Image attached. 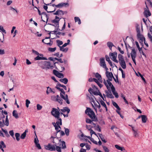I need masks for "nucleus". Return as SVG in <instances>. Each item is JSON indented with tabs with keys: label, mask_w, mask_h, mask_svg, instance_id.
Segmentation results:
<instances>
[{
	"label": "nucleus",
	"mask_w": 152,
	"mask_h": 152,
	"mask_svg": "<svg viewBox=\"0 0 152 152\" xmlns=\"http://www.w3.org/2000/svg\"><path fill=\"white\" fill-rule=\"evenodd\" d=\"M103 82L108 90H110L111 89L113 94L115 97L116 98H118L119 96L118 94L115 91V89L111 82H109L108 80H104Z\"/></svg>",
	"instance_id": "nucleus-1"
},
{
	"label": "nucleus",
	"mask_w": 152,
	"mask_h": 152,
	"mask_svg": "<svg viewBox=\"0 0 152 152\" xmlns=\"http://www.w3.org/2000/svg\"><path fill=\"white\" fill-rule=\"evenodd\" d=\"M45 149L50 151H55L56 150L58 152H61V147L56 145V144L51 145L48 144L44 146Z\"/></svg>",
	"instance_id": "nucleus-2"
},
{
	"label": "nucleus",
	"mask_w": 152,
	"mask_h": 152,
	"mask_svg": "<svg viewBox=\"0 0 152 152\" xmlns=\"http://www.w3.org/2000/svg\"><path fill=\"white\" fill-rule=\"evenodd\" d=\"M39 65L43 69H52L54 68L53 65L50 62L47 61H41L39 63Z\"/></svg>",
	"instance_id": "nucleus-3"
},
{
	"label": "nucleus",
	"mask_w": 152,
	"mask_h": 152,
	"mask_svg": "<svg viewBox=\"0 0 152 152\" xmlns=\"http://www.w3.org/2000/svg\"><path fill=\"white\" fill-rule=\"evenodd\" d=\"M56 88L58 89L60 91H61V92L60 94V96L64 100L66 101V103L68 104H69L70 102L69 101V100L68 99V96L67 95H66V96H65V92L64 91L63 89L62 88H61L58 85L56 86Z\"/></svg>",
	"instance_id": "nucleus-4"
},
{
	"label": "nucleus",
	"mask_w": 152,
	"mask_h": 152,
	"mask_svg": "<svg viewBox=\"0 0 152 152\" xmlns=\"http://www.w3.org/2000/svg\"><path fill=\"white\" fill-rule=\"evenodd\" d=\"M85 112L92 119L93 121H95L97 120L94 112L91 108H87Z\"/></svg>",
	"instance_id": "nucleus-5"
},
{
	"label": "nucleus",
	"mask_w": 152,
	"mask_h": 152,
	"mask_svg": "<svg viewBox=\"0 0 152 152\" xmlns=\"http://www.w3.org/2000/svg\"><path fill=\"white\" fill-rule=\"evenodd\" d=\"M60 109L58 107L57 109L53 108L51 111V115L55 118H59L60 117Z\"/></svg>",
	"instance_id": "nucleus-6"
},
{
	"label": "nucleus",
	"mask_w": 152,
	"mask_h": 152,
	"mask_svg": "<svg viewBox=\"0 0 152 152\" xmlns=\"http://www.w3.org/2000/svg\"><path fill=\"white\" fill-rule=\"evenodd\" d=\"M137 36L138 38L139 39L140 42L143 44L144 40H145V38L140 33V31L139 29H137Z\"/></svg>",
	"instance_id": "nucleus-7"
},
{
	"label": "nucleus",
	"mask_w": 152,
	"mask_h": 152,
	"mask_svg": "<svg viewBox=\"0 0 152 152\" xmlns=\"http://www.w3.org/2000/svg\"><path fill=\"white\" fill-rule=\"evenodd\" d=\"M106 76L108 79V80L110 82V81H111L113 80V78H114L115 81L116 83L117 81L118 82V79L117 80V81L115 78L114 77L113 74L111 72H109L106 70Z\"/></svg>",
	"instance_id": "nucleus-8"
},
{
	"label": "nucleus",
	"mask_w": 152,
	"mask_h": 152,
	"mask_svg": "<svg viewBox=\"0 0 152 152\" xmlns=\"http://www.w3.org/2000/svg\"><path fill=\"white\" fill-rule=\"evenodd\" d=\"M92 86L94 90L93 91V94L96 95H99L100 97L103 99L104 100V99L102 94L100 93L97 88L94 85H92Z\"/></svg>",
	"instance_id": "nucleus-9"
},
{
	"label": "nucleus",
	"mask_w": 152,
	"mask_h": 152,
	"mask_svg": "<svg viewBox=\"0 0 152 152\" xmlns=\"http://www.w3.org/2000/svg\"><path fill=\"white\" fill-rule=\"evenodd\" d=\"M109 55L110 58L113 61L116 63H118V61L116 59L117 53L116 52H114L113 53H110Z\"/></svg>",
	"instance_id": "nucleus-10"
},
{
	"label": "nucleus",
	"mask_w": 152,
	"mask_h": 152,
	"mask_svg": "<svg viewBox=\"0 0 152 152\" xmlns=\"http://www.w3.org/2000/svg\"><path fill=\"white\" fill-rule=\"evenodd\" d=\"M94 105L92 103V105L96 111L97 109H99V111L101 112L102 110V109L101 108V106L99 104V102H98V101H96V102H94Z\"/></svg>",
	"instance_id": "nucleus-11"
},
{
	"label": "nucleus",
	"mask_w": 152,
	"mask_h": 152,
	"mask_svg": "<svg viewBox=\"0 0 152 152\" xmlns=\"http://www.w3.org/2000/svg\"><path fill=\"white\" fill-rule=\"evenodd\" d=\"M100 65L102 67L104 68L106 70L108 69L106 66V64L105 61V59L104 58H102L100 59Z\"/></svg>",
	"instance_id": "nucleus-12"
},
{
	"label": "nucleus",
	"mask_w": 152,
	"mask_h": 152,
	"mask_svg": "<svg viewBox=\"0 0 152 152\" xmlns=\"http://www.w3.org/2000/svg\"><path fill=\"white\" fill-rule=\"evenodd\" d=\"M99 104L101 106V107H102L103 109H105L107 112V108L106 105L102 99L99 100Z\"/></svg>",
	"instance_id": "nucleus-13"
},
{
	"label": "nucleus",
	"mask_w": 152,
	"mask_h": 152,
	"mask_svg": "<svg viewBox=\"0 0 152 152\" xmlns=\"http://www.w3.org/2000/svg\"><path fill=\"white\" fill-rule=\"evenodd\" d=\"M61 18H59V17L57 16L55 17V19L52 20V22L54 23L57 27H59V22Z\"/></svg>",
	"instance_id": "nucleus-14"
},
{
	"label": "nucleus",
	"mask_w": 152,
	"mask_h": 152,
	"mask_svg": "<svg viewBox=\"0 0 152 152\" xmlns=\"http://www.w3.org/2000/svg\"><path fill=\"white\" fill-rule=\"evenodd\" d=\"M53 72L54 75L59 78H62L64 77V75L62 73H59L56 70H53Z\"/></svg>",
	"instance_id": "nucleus-15"
},
{
	"label": "nucleus",
	"mask_w": 152,
	"mask_h": 152,
	"mask_svg": "<svg viewBox=\"0 0 152 152\" xmlns=\"http://www.w3.org/2000/svg\"><path fill=\"white\" fill-rule=\"evenodd\" d=\"M88 81L91 82L94 81L97 83V84L100 88H101L103 86L102 84L98 82V80H97V79L96 78H90L89 79Z\"/></svg>",
	"instance_id": "nucleus-16"
},
{
	"label": "nucleus",
	"mask_w": 152,
	"mask_h": 152,
	"mask_svg": "<svg viewBox=\"0 0 152 152\" xmlns=\"http://www.w3.org/2000/svg\"><path fill=\"white\" fill-rule=\"evenodd\" d=\"M69 6V4L68 3H61L57 5H56V7L57 8L62 7H66Z\"/></svg>",
	"instance_id": "nucleus-17"
},
{
	"label": "nucleus",
	"mask_w": 152,
	"mask_h": 152,
	"mask_svg": "<svg viewBox=\"0 0 152 152\" xmlns=\"http://www.w3.org/2000/svg\"><path fill=\"white\" fill-rule=\"evenodd\" d=\"M146 7L147 9L145 10L144 13L145 16L147 17L148 16H150L151 15V14L147 5H146Z\"/></svg>",
	"instance_id": "nucleus-18"
},
{
	"label": "nucleus",
	"mask_w": 152,
	"mask_h": 152,
	"mask_svg": "<svg viewBox=\"0 0 152 152\" xmlns=\"http://www.w3.org/2000/svg\"><path fill=\"white\" fill-rule=\"evenodd\" d=\"M130 55L132 59L135 58L136 57V52L135 49L133 48L132 50V52Z\"/></svg>",
	"instance_id": "nucleus-19"
},
{
	"label": "nucleus",
	"mask_w": 152,
	"mask_h": 152,
	"mask_svg": "<svg viewBox=\"0 0 152 152\" xmlns=\"http://www.w3.org/2000/svg\"><path fill=\"white\" fill-rule=\"evenodd\" d=\"M95 76L96 78L98 80V82L100 83H102V80L101 77V75L98 73H96L95 75Z\"/></svg>",
	"instance_id": "nucleus-20"
},
{
	"label": "nucleus",
	"mask_w": 152,
	"mask_h": 152,
	"mask_svg": "<svg viewBox=\"0 0 152 152\" xmlns=\"http://www.w3.org/2000/svg\"><path fill=\"white\" fill-rule=\"evenodd\" d=\"M105 59H106V60L108 61L109 64L112 67H114V66H116L115 65V64H112V62H111V61L110 60V58L109 57H108V56H107V55H106L105 56Z\"/></svg>",
	"instance_id": "nucleus-21"
},
{
	"label": "nucleus",
	"mask_w": 152,
	"mask_h": 152,
	"mask_svg": "<svg viewBox=\"0 0 152 152\" xmlns=\"http://www.w3.org/2000/svg\"><path fill=\"white\" fill-rule=\"evenodd\" d=\"M34 60H46L47 58L46 57H43V56H41L38 55L36 57L34 58Z\"/></svg>",
	"instance_id": "nucleus-22"
},
{
	"label": "nucleus",
	"mask_w": 152,
	"mask_h": 152,
	"mask_svg": "<svg viewBox=\"0 0 152 152\" xmlns=\"http://www.w3.org/2000/svg\"><path fill=\"white\" fill-rule=\"evenodd\" d=\"M106 94L107 96L110 98L113 99L114 98L113 96L112 95L110 90L108 91H106Z\"/></svg>",
	"instance_id": "nucleus-23"
},
{
	"label": "nucleus",
	"mask_w": 152,
	"mask_h": 152,
	"mask_svg": "<svg viewBox=\"0 0 152 152\" xmlns=\"http://www.w3.org/2000/svg\"><path fill=\"white\" fill-rule=\"evenodd\" d=\"M35 8H36L38 10V13L39 15H41V14H44L45 15V17H46V18H47L46 23H47V22L48 20V19H49V17L48 16V15L47 14H46V13H44V12H42V13H41L40 11L39 10V9H38V8L37 7H35Z\"/></svg>",
	"instance_id": "nucleus-24"
},
{
	"label": "nucleus",
	"mask_w": 152,
	"mask_h": 152,
	"mask_svg": "<svg viewBox=\"0 0 152 152\" xmlns=\"http://www.w3.org/2000/svg\"><path fill=\"white\" fill-rule=\"evenodd\" d=\"M47 88L46 94H49L51 92L53 93V94L55 93V91H53V90L49 87H47Z\"/></svg>",
	"instance_id": "nucleus-25"
},
{
	"label": "nucleus",
	"mask_w": 152,
	"mask_h": 152,
	"mask_svg": "<svg viewBox=\"0 0 152 152\" xmlns=\"http://www.w3.org/2000/svg\"><path fill=\"white\" fill-rule=\"evenodd\" d=\"M60 111H61L63 113H65L66 112L68 114L70 111V110L67 107H64L63 108V109L60 110Z\"/></svg>",
	"instance_id": "nucleus-26"
},
{
	"label": "nucleus",
	"mask_w": 152,
	"mask_h": 152,
	"mask_svg": "<svg viewBox=\"0 0 152 152\" xmlns=\"http://www.w3.org/2000/svg\"><path fill=\"white\" fill-rule=\"evenodd\" d=\"M118 62H120L125 61L124 56L121 54H118Z\"/></svg>",
	"instance_id": "nucleus-27"
},
{
	"label": "nucleus",
	"mask_w": 152,
	"mask_h": 152,
	"mask_svg": "<svg viewBox=\"0 0 152 152\" xmlns=\"http://www.w3.org/2000/svg\"><path fill=\"white\" fill-rule=\"evenodd\" d=\"M119 64L122 68L125 69L126 68V64L125 61L119 62Z\"/></svg>",
	"instance_id": "nucleus-28"
},
{
	"label": "nucleus",
	"mask_w": 152,
	"mask_h": 152,
	"mask_svg": "<svg viewBox=\"0 0 152 152\" xmlns=\"http://www.w3.org/2000/svg\"><path fill=\"white\" fill-rule=\"evenodd\" d=\"M59 142L61 143V145H61V148L62 149H64L66 148V145L65 144V142L64 141H61V140H59Z\"/></svg>",
	"instance_id": "nucleus-29"
},
{
	"label": "nucleus",
	"mask_w": 152,
	"mask_h": 152,
	"mask_svg": "<svg viewBox=\"0 0 152 152\" xmlns=\"http://www.w3.org/2000/svg\"><path fill=\"white\" fill-rule=\"evenodd\" d=\"M142 121L143 123H145L146 122L147 120V117L145 115H141Z\"/></svg>",
	"instance_id": "nucleus-30"
},
{
	"label": "nucleus",
	"mask_w": 152,
	"mask_h": 152,
	"mask_svg": "<svg viewBox=\"0 0 152 152\" xmlns=\"http://www.w3.org/2000/svg\"><path fill=\"white\" fill-rule=\"evenodd\" d=\"M60 50L64 52H66L68 50V48H64V47H63V46H60Z\"/></svg>",
	"instance_id": "nucleus-31"
},
{
	"label": "nucleus",
	"mask_w": 152,
	"mask_h": 152,
	"mask_svg": "<svg viewBox=\"0 0 152 152\" xmlns=\"http://www.w3.org/2000/svg\"><path fill=\"white\" fill-rule=\"evenodd\" d=\"M58 121L56 122V124L58 126H61L62 125V120L61 118L60 117L59 118H56Z\"/></svg>",
	"instance_id": "nucleus-32"
},
{
	"label": "nucleus",
	"mask_w": 152,
	"mask_h": 152,
	"mask_svg": "<svg viewBox=\"0 0 152 152\" xmlns=\"http://www.w3.org/2000/svg\"><path fill=\"white\" fill-rule=\"evenodd\" d=\"M56 97V98L58 99V102L60 104H62L63 100L60 99L59 96L58 95H57Z\"/></svg>",
	"instance_id": "nucleus-33"
},
{
	"label": "nucleus",
	"mask_w": 152,
	"mask_h": 152,
	"mask_svg": "<svg viewBox=\"0 0 152 152\" xmlns=\"http://www.w3.org/2000/svg\"><path fill=\"white\" fill-rule=\"evenodd\" d=\"M135 45H136V47L137 48L138 50L139 51L140 53H141V51L142 49V47L141 48H140V47L139 43L137 41H136L135 42Z\"/></svg>",
	"instance_id": "nucleus-34"
},
{
	"label": "nucleus",
	"mask_w": 152,
	"mask_h": 152,
	"mask_svg": "<svg viewBox=\"0 0 152 152\" xmlns=\"http://www.w3.org/2000/svg\"><path fill=\"white\" fill-rule=\"evenodd\" d=\"M107 46L111 50H112V47L113 46H114L112 42H107Z\"/></svg>",
	"instance_id": "nucleus-35"
},
{
	"label": "nucleus",
	"mask_w": 152,
	"mask_h": 152,
	"mask_svg": "<svg viewBox=\"0 0 152 152\" xmlns=\"http://www.w3.org/2000/svg\"><path fill=\"white\" fill-rule=\"evenodd\" d=\"M75 20V22H77L79 24H80L81 21L80 18L77 17H75L74 18Z\"/></svg>",
	"instance_id": "nucleus-36"
},
{
	"label": "nucleus",
	"mask_w": 152,
	"mask_h": 152,
	"mask_svg": "<svg viewBox=\"0 0 152 152\" xmlns=\"http://www.w3.org/2000/svg\"><path fill=\"white\" fill-rule=\"evenodd\" d=\"M12 115L15 118H19L18 115L16 110H14L12 112Z\"/></svg>",
	"instance_id": "nucleus-37"
},
{
	"label": "nucleus",
	"mask_w": 152,
	"mask_h": 152,
	"mask_svg": "<svg viewBox=\"0 0 152 152\" xmlns=\"http://www.w3.org/2000/svg\"><path fill=\"white\" fill-rule=\"evenodd\" d=\"M60 81L64 83V84H66L68 81V79L66 78L60 79L59 80Z\"/></svg>",
	"instance_id": "nucleus-38"
},
{
	"label": "nucleus",
	"mask_w": 152,
	"mask_h": 152,
	"mask_svg": "<svg viewBox=\"0 0 152 152\" xmlns=\"http://www.w3.org/2000/svg\"><path fill=\"white\" fill-rule=\"evenodd\" d=\"M132 130L133 132V135L135 137H137L138 136L137 131L135 130L134 129L133 127H132Z\"/></svg>",
	"instance_id": "nucleus-39"
},
{
	"label": "nucleus",
	"mask_w": 152,
	"mask_h": 152,
	"mask_svg": "<svg viewBox=\"0 0 152 152\" xmlns=\"http://www.w3.org/2000/svg\"><path fill=\"white\" fill-rule=\"evenodd\" d=\"M115 147L117 149L120 150L121 151H123L125 150V149L124 148L120 147L119 146L117 145H115Z\"/></svg>",
	"instance_id": "nucleus-40"
},
{
	"label": "nucleus",
	"mask_w": 152,
	"mask_h": 152,
	"mask_svg": "<svg viewBox=\"0 0 152 152\" xmlns=\"http://www.w3.org/2000/svg\"><path fill=\"white\" fill-rule=\"evenodd\" d=\"M98 134L99 135V137L101 139L102 141L104 143H106V141L104 138V137L102 134L99 133Z\"/></svg>",
	"instance_id": "nucleus-41"
},
{
	"label": "nucleus",
	"mask_w": 152,
	"mask_h": 152,
	"mask_svg": "<svg viewBox=\"0 0 152 152\" xmlns=\"http://www.w3.org/2000/svg\"><path fill=\"white\" fill-rule=\"evenodd\" d=\"M55 129L56 130L57 133L60 131L61 127L60 126L57 125L55 127Z\"/></svg>",
	"instance_id": "nucleus-42"
},
{
	"label": "nucleus",
	"mask_w": 152,
	"mask_h": 152,
	"mask_svg": "<svg viewBox=\"0 0 152 152\" xmlns=\"http://www.w3.org/2000/svg\"><path fill=\"white\" fill-rule=\"evenodd\" d=\"M2 147H6V145L4 142L2 141H0V148H1Z\"/></svg>",
	"instance_id": "nucleus-43"
},
{
	"label": "nucleus",
	"mask_w": 152,
	"mask_h": 152,
	"mask_svg": "<svg viewBox=\"0 0 152 152\" xmlns=\"http://www.w3.org/2000/svg\"><path fill=\"white\" fill-rule=\"evenodd\" d=\"M56 43L57 45L59 47L60 46H61L60 45H61L63 44V42L62 41L57 40H56Z\"/></svg>",
	"instance_id": "nucleus-44"
},
{
	"label": "nucleus",
	"mask_w": 152,
	"mask_h": 152,
	"mask_svg": "<svg viewBox=\"0 0 152 152\" xmlns=\"http://www.w3.org/2000/svg\"><path fill=\"white\" fill-rule=\"evenodd\" d=\"M113 105L117 109V110H120V108L119 107L118 104L115 102H113Z\"/></svg>",
	"instance_id": "nucleus-45"
},
{
	"label": "nucleus",
	"mask_w": 152,
	"mask_h": 152,
	"mask_svg": "<svg viewBox=\"0 0 152 152\" xmlns=\"http://www.w3.org/2000/svg\"><path fill=\"white\" fill-rule=\"evenodd\" d=\"M51 99L52 100L58 102V99L56 98V97L55 95H52L51 96Z\"/></svg>",
	"instance_id": "nucleus-46"
},
{
	"label": "nucleus",
	"mask_w": 152,
	"mask_h": 152,
	"mask_svg": "<svg viewBox=\"0 0 152 152\" xmlns=\"http://www.w3.org/2000/svg\"><path fill=\"white\" fill-rule=\"evenodd\" d=\"M15 136L16 137V140L18 141H19L20 140V138L19 137L20 136V134L18 133H16L15 134Z\"/></svg>",
	"instance_id": "nucleus-47"
},
{
	"label": "nucleus",
	"mask_w": 152,
	"mask_h": 152,
	"mask_svg": "<svg viewBox=\"0 0 152 152\" xmlns=\"http://www.w3.org/2000/svg\"><path fill=\"white\" fill-rule=\"evenodd\" d=\"M32 51L33 53H34L37 55H39V56H43L42 54L39 53L37 51L34 50H32Z\"/></svg>",
	"instance_id": "nucleus-48"
},
{
	"label": "nucleus",
	"mask_w": 152,
	"mask_h": 152,
	"mask_svg": "<svg viewBox=\"0 0 152 152\" xmlns=\"http://www.w3.org/2000/svg\"><path fill=\"white\" fill-rule=\"evenodd\" d=\"M94 96H92L89 97V99L90 101L92 102L93 103L95 102H96L94 100Z\"/></svg>",
	"instance_id": "nucleus-49"
},
{
	"label": "nucleus",
	"mask_w": 152,
	"mask_h": 152,
	"mask_svg": "<svg viewBox=\"0 0 152 152\" xmlns=\"http://www.w3.org/2000/svg\"><path fill=\"white\" fill-rule=\"evenodd\" d=\"M65 132L66 135L67 136H68L69 134V130L68 128H64Z\"/></svg>",
	"instance_id": "nucleus-50"
},
{
	"label": "nucleus",
	"mask_w": 152,
	"mask_h": 152,
	"mask_svg": "<svg viewBox=\"0 0 152 152\" xmlns=\"http://www.w3.org/2000/svg\"><path fill=\"white\" fill-rule=\"evenodd\" d=\"M56 48L55 47L54 48H48V51L50 52H54L56 50Z\"/></svg>",
	"instance_id": "nucleus-51"
},
{
	"label": "nucleus",
	"mask_w": 152,
	"mask_h": 152,
	"mask_svg": "<svg viewBox=\"0 0 152 152\" xmlns=\"http://www.w3.org/2000/svg\"><path fill=\"white\" fill-rule=\"evenodd\" d=\"M1 130L5 134L7 137H10V135L8 134L7 131L6 130H4L3 128H1Z\"/></svg>",
	"instance_id": "nucleus-52"
},
{
	"label": "nucleus",
	"mask_w": 152,
	"mask_h": 152,
	"mask_svg": "<svg viewBox=\"0 0 152 152\" xmlns=\"http://www.w3.org/2000/svg\"><path fill=\"white\" fill-rule=\"evenodd\" d=\"M4 124L7 126H8L9 125V120L8 118V116L7 115L6 116V120H5V123H4Z\"/></svg>",
	"instance_id": "nucleus-53"
},
{
	"label": "nucleus",
	"mask_w": 152,
	"mask_h": 152,
	"mask_svg": "<svg viewBox=\"0 0 152 152\" xmlns=\"http://www.w3.org/2000/svg\"><path fill=\"white\" fill-rule=\"evenodd\" d=\"M146 2H145V4L146 5L147 3L148 4H149L150 7H152V2L151 1V0H146Z\"/></svg>",
	"instance_id": "nucleus-54"
},
{
	"label": "nucleus",
	"mask_w": 152,
	"mask_h": 152,
	"mask_svg": "<svg viewBox=\"0 0 152 152\" xmlns=\"http://www.w3.org/2000/svg\"><path fill=\"white\" fill-rule=\"evenodd\" d=\"M10 135L12 137V138L15 139V137H14V133L13 130H11L9 132Z\"/></svg>",
	"instance_id": "nucleus-55"
},
{
	"label": "nucleus",
	"mask_w": 152,
	"mask_h": 152,
	"mask_svg": "<svg viewBox=\"0 0 152 152\" xmlns=\"http://www.w3.org/2000/svg\"><path fill=\"white\" fill-rule=\"evenodd\" d=\"M105 152H109V149L105 146H102Z\"/></svg>",
	"instance_id": "nucleus-56"
},
{
	"label": "nucleus",
	"mask_w": 152,
	"mask_h": 152,
	"mask_svg": "<svg viewBox=\"0 0 152 152\" xmlns=\"http://www.w3.org/2000/svg\"><path fill=\"white\" fill-rule=\"evenodd\" d=\"M37 109L38 110H40L42 108V106L39 104H38L37 105Z\"/></svg>",
	"instance_id": "nucleus-57"
},
{
	"label": "nucleus",
	"mask_w": 152,
	"mask_h": 152,
	"mask_svg": "<svg viewBox=\"0 0 152 152\" xmlns=\"http://www.w3.org/2000/svg\"><path fill=\"white\" fill-rule=\"evenodd\" d=\"M26 106L27 107H29V104L30 103V102L28 99H26Z\"/></svg>",
	"instance_id": "nucleus-58"
},
{
	"label": "nucleus",
	"mask_w": 152,
	"mask_h": 152,
	"mask_svg": "<svg viewBox=\"0 0 152 152\" xmlns=\"http://www.w3.org/2000/svg\"><path fill=\"white\" fill-rule=\"evenodd\" d=\"M0 30L2 31V32L6 34V32L5 30L4 29L3 27L1 26H0Z\"/></svg>",
	"instance_id": "nucleus-59"
},
{
	"label": "nucleus",
	"mask_w": 152,
	"mask_h": 152,
	"mask_svg": "<svg viewBox=\"0 0 152 152\" xmlns=\"http://www.w3.org/2000/svg\"><path fill=\"white\" fill-rule=\"evenodd\" d=\"M95 127V129L99 132H101V129L99 125H97L94 127Z\"/></svg>",
	"instance_id": "nucleus-60"
},
{
	"label": "nucleus",
	"mask_w": 152,
	"mask_h": 152,
	"mask_svg": "<svg viewBox=\"0 0 152 152\" xmlns=\"http://www.w3.org/2000/svg\"><path fill=\"white\" fill-rule=\"evenodd\" d=\"M121 97L123 98V99H124V101L125 102V103L128 104H129V103L128 102V101H127V100L126 99L125 96H124V95H123V94H122L121 95Z\"/></svg>",
	"instance_id": "nucleus-61"
},
{
	"label": "nucleus",
	"mask_w": 152,
	"mask_h": 152,
	"mask_svg": "<svg viewBox=\"0 0 152 152\" xmlns=\"http://www.w3.org/2000/svg\"><path fill=\"white\" fill-rule=\"evenodd\" d=\"M90 133L91 134V137H92V135L93 134H94L97 137H98V135H97V134L95 133V132L93 130L91 129V130H90Z\"/></svg>",
	"instance_id": "nucleus-62"
},
{
	"label": "nucleus",
	"mask_w": 152,
	"mask_h": 152,
	"mask_svg": "<svg viewBox=\"0 0 152 152\" xmlns=\"http://www.w3.org/2000/svg\"><path fill=\"white\" fill-rule=\"evenodd\" d=\"M58 87H63L65 90H66V86L61 85L60 84H58Z\"/></svg>",
	"instance_id": "nucleus-63"
},
{
	"label": "nucleus",
	"mask_w": 152,
	"mask_h": 152,
	"mask_svg": "<svg viewBox=\"0 0 152 152\" xmlns=\"http://www.w3.org/2000/svg\"><path fill=\"white\" fill-rule=\"evenodd\" d=\"M58 15H64V12L61 10H58Z\"/></svg>",
	"instance_id": "nucleus-64"
}]
</instances>
